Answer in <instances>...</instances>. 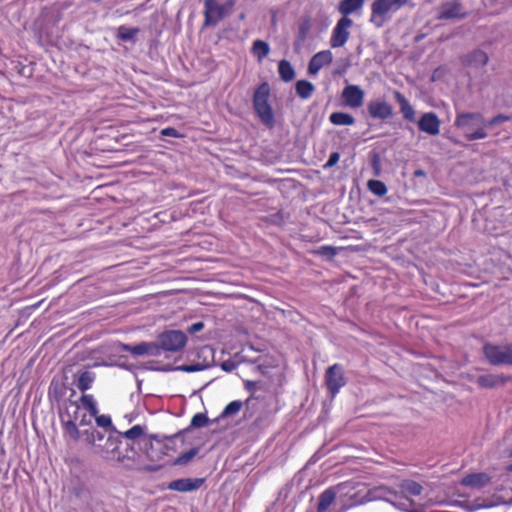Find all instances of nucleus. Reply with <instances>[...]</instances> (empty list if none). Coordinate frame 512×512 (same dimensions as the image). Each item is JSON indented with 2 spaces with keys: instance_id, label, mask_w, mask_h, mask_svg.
Returning <instances> with one entry per match:
<instances>
[{
  "instance_id": "nucleus-17",
  "label": "nucleus",
  "mask_w": 512,
  "mask_h": 512,
  "mask_svg": "<svg viewBox=\"0 0 512 512\" xmlns=\"http://www.w3.org/2000/svg\"><path fill=\"white\" fill-rule=\"evenodd\" d=\"M333 60V55L330 50H323L316 53L309 61L308 72L311 75H316L320 69L329 65Z\"/></svg>"
},
{
  "instance_id": "nucleus-42",
  "label": "nucleus",
  "mask_w": 512,
  "mask_h": 512,
  "mask_svg": "<svg viewBox=\"0 0 512 512\" xmlns=\"http://www.w3.org/2000/svg\"><path fill=\"white\" fill-rule=\"evenodd\" d=\"M237 367V364L235 361L233 360H225L221 363V368L226 371V372H232L233 370H235Z\"/></svg>"
},
{
  "instance_id": "nucleus-53",
  "label": "nucleus",
  "mask_w": 512,
  "mask_h": 512,
  "mask_svg": "<svg viewBox=\"0 0 512 512\" xmlns=\"http://www.w3.org/2000/svg\"><path fill=\"white\" fill-rule=\"evenodd\" d=\"M509 455L512 456V447L511 449L509 450Z\"/></svg>"
},
{
  "instance_id": "nucleus-36",
  "label": "nucleus",
  "mask_w": 512,
  "mask_h": 512,
  "mask_svg": "<svg viewBox=\"0 0 512 512\" xmlns=\"http://www.w3.org/2000/svg\"><path fill=\"white\" fill-rule=\"evenodd\" d=\"M93 418H95L97 426H99L101 428L111 429L112 433H114L116 431V429L112 425V419H111V417L109 415H104V414L103 415H98V414H96V416H93Z\"/></svg>"
},
{
  "instance_id": "nucleus-2",
  "label": "nucleus",
  "mask_w": 512,
  "mask_h": 512,
  "mask_svg": "<svg viewBox=\"0 0 512 512\" xmlns=\"http://www.w3.org/2000/svg\"><path fill=\"white\" fill-rule=\"evenodd\" d=\"M97 452L103 460L113 466H120L126 470L134 469V456L122 451L120 433H110L104 444L96 445Z\"/></svg>"
},
{
  "instance_id": "nucleus-6",
  "label": "nucleus",
  "mask_w": 512,
  "mask_h": 512,
  "mask_svg": "<svg viewBox=\"0 0 512 512\" xmlns=\"http://www.w3.org/2000/svg\"><path fill=\"white\" fill-rule=\"evenodd\" d=\"M408 2L409 0H374L371 4L370 22L377 28L382 27Z\"/></svg>"
},
{
  "instance_id": "nucleus-35",
  "label": "nucleus",
  "mask_w": 512,
  "mask_h": 512,
  "mask_svg": "<svg viewBox=\"0 0 512 512\" xmlns=\"http://www.w3.org/2000/svg\"><path fill=\"white\" fill-rule=\"evenodd\" d=\"M242 402L240 400H234L230 402L222 411L221 417H229L238 413L242 408Z\"/></svg>"
},
{
  "instance_id": "nucleus-25",
  "label": "nucleus",
  "mask_w": 512,
  "mask_h": 512,
  "mask_svg": "<svg viewBox=\"0 0 512 512\" xmlns=\"http://www.w3.org/2000/svg\"><path fill=\"white\" fill-rule=\"evenodd\" d=\"M329 121L337 126H350L355 123V118L345 112H334L330 114Z\"/></svg>"
},
{
  "instance_id": "nucleus-26",
  "label": "nucleus",
  "mask_w": 512,
  "mask_h": 512,
  "mask_svg": "<svg viewBox=\"0 0 512 512\" xmlns=\"http://www.w3.org/2000/svg\"><path fill=\"white\" fill-rule=\"evenodd\" d=\"M94 380L95 373L85 370L79 374L76 386L80 391L85 392L92 387Z\"/></svg>"
},
{
  "instance_id": "nucleus-1",
  "label": "nucleus",
  "mask_w": 512,
  "mask_h": 512,
  "mask_svg": "<svg viewBox=\"0 0 512 512\" xmlns=\"http://www.w3.org/2000/svg\"><path fill=\"white\" fill-rule=\"evenodd\" d=\"M423 486L411 479L402 480L393 488L379 490L378 498L390 503L395 508L404 512H425L422 508H413V497L420 496Z\"/></svg>"
},
{
  "instance_id": "nucleus-13",
  "label": "nucleus",
  "mask_w": 512,
  "mask_h": 512,
  "mask_svg": "<svg viewBox=\"0 0 512 512\" xmlns=\"http://www.w3.org/2000/svg\"><path fill=\"white\" fill-rule=\"evenodd\" d=\"M364 91L358 85H347L342 91L344 104L352 109L360 108L364 103Z\"/></svg>"
},
{
  "instance_id": "nucleus-19",
  "label": "nucleus",
  "mask_w": 512,
  "mask_h": 512,
  "mask_svg": "<svg viewBox=\"0 0 512 512\" xmlns=\"http://www.w3.org/2000/svg\"><path fill=\"white\" fill-rule=\"evenodd\" d=\"M394 96L400 106V112L402 113L403 118L409 122H415L416 113L408 99L399 91H396Z\"/></svg>"
},
{
  "instance_id": "nucleus-12",
  "label": "nucleus",
  "mask_w": 512,
  "mask_h": 512,
  "mask_svg": "<svg viewBox=\"0 0 512 512\" xmlns=\"http://www.w3.org/2000/svg\"><path fill=\"white\" fill-rule=\"evenodd\" d=\"M119 351L131 353L133 356H160V347L156 342H141L137 345L121 343Z\"/></svg>"
},
{
  "instance_id": "nucleus-49",
  "label": "nucleus",
  "mask_w": 512,
  "mask_h": 512,
  "mask_svg": "<svg viewBox=\"0 0 512 512\" xmlns=\"http://www.w3.org/2000/svg\"><path fill=\"white\" fill-rule=\"evenodd\" d=\"M321 250H322L323 252H329V254H331V255H335V250H334L332 247H329V246H323V247L321 248Z\"/></svg>"
},
{
  "instance_id": "nucleus-47",
  "label": "nucleus",
  "mask_w": 512,
  "mask_h": 512,
  "mask_svg": "<svg viewBox=\"0 0 512 512\" xmlns=\"http://www.w3.org/2000/svg\"><path fill=\"white\" fill-rule=\"evenodd\" d=\"M203 327H204V324H203L202 322H196V323H193V324L189 327L188 331H189L190 333H196V332L201 331V330L203 329Z\"/></svg>"
},
{
  "instance_id": "nucleus-21",
  "label": "nucleus",
  "mask_w": 512,
  "mask_h": 512,
  "mask_svg": "<svg viewBox=\"0 0 512 512\" xmlns=\"http://www.w3.org/2000/svg\"><path fill=\"white\" fill-rule=\"evenodd\" d=\"M464 62L471 67H483L488 62V55L484 51L476 49L465 56Z\"/></svg>"
},
{
  "instance_id": "nucleus-4",
  "label": "nucleus",
  "mask_w": 512,
  "mask_h": 512,
  "mask_svg": "<svg viewBox=\"0 0 512 512\" xmlns=\"http://www.w3.org/2000/svg\"><path fill=\"white\" fill-rule=\"evenodd\" d=\"M127 440L134 441L140 447L145 449L147 458L152 461L161 459L164 452L162 451V444L157 435H150L149 438L145 437V428L141 425H134L123 434H120Z\"/></svg>"
},
{
  "instance_id": "nucleus-29",
  "label": "nucleus",
  "mask_w": 512,
  "mask_h": 512,
  "mask_svg": "<svg viewBox=\"0 0 512 512\" xmlns=\"http://www.w3.org/2000/svg\"><path fill=\"white\" fill-rule=\"evenodd\" d=\"M278 73L284 82H290L295 77V70L287 60H281L278 64Z\"/></svg>"
},
{
  "instance_id": "nucleus-46",
  "label": "nucleus",
  "mask_w": 512,
  "mask_h": 512,
  "mask_svg": "<svg viewBox=\"0 0 512 512\" xmlns=\"http://www.w3.org/2000/svg\"><path fill=\"white\" fill-rule=\"evenodd\" d=\"M91 420H92V418H90V415L87 416L86 414L82 413L77 422L80 426H86L91 423Z\"/></svg>"
},
{
  "instance_id": "nucleus-9",
  "label": "nucleus",
  "mask_w": 512,
  "mask_h": 512,
  "mask_svg": "<svg viewBox=\"0 0 512 512\" xmlns=\"http://www.w3.org/2000/svg\"><path fill=\"white\" fill-rule=\"evenodd\" d=\"M160 354L162 351L179 352L187 342V336L180 330H169L160 334L158 338Z\"/></svg>"
},
{
  "instance_id": "nucleus-23",
  "label": "nucleus",
  "mask_w": 512,
  "mask_h": 512,
  "mask_svg": "<svg viewBox=\"0 0 512 512\" xmlns=\"http://www.w3.org/2000/svg\"><path fill=\"white\" fill-rule=\"evenodd\" d=\"M70 411L67 412V418L65 415H61V423L65 434H68L72 439L77 440L80 437V432L77 428V422L70 417Z\"/></svg>"
},
{
  "instance_id": "nucleus-37",
  "label": "nucleus",
  "mask_w": 512,
  "mask_h": 512,
  "mask_svg": "<svg viewBox=\"0 0 512 512\" xmlns=\"http://www.w3.org/2000/svg\"><path fill=\"white\" fill-rule=\"evenodd\" d=\"M209 423V418L204 413L195 414L192 419L190 426L193 428H202L205 427Z\"/></svg>"
},
{
  "instance_id": "nucleus-52",
  "label": "nucleus",
  "mask_w": 512,
  "mask_h": 512,
  "mask_svg": "<svg viewBox=\"0 0 512 512\" xmlns=\"http://www.w3.org/2000/svg\"><path fill=\"white\" fill-rule=\"evenodd\" d=\"M416 175H421L422 174V171H416L415 173Z\"/></svg>"
},
{
  "instance_id": "nucleus-10",
  "label": "nucleus",
  "mask_w": 512,
  "mask_h": 512,
  "mask_svg": "<svg viewBox=\"0 0 512 512\" xmlns=\"http://www.w3.org/2000/svg\"><path fill=\"white\" fill-rule=\"evenodd\" d=\"M353 21L349 17L340 18L332 30L330 37V46L332 48H339L346 44L349 39L350 31Z\"/></svg>"
},
{
  "instance_id": "nucleus-38",
  "label": "nucleus",
  "mask_w": 512,
  "mask_h": 512,
  "mask_svg": "<svg viewBox=\"0 0 512 512\" xmlns=\"http://www.w3.org/2000/svg\"><path fill=\"white\" fill-rule=\"evenodd\" d=\"M68 410L70 411L71 414L70 417L74 420V422H77L82 414L80 406L75 402H71L64 414L66 417Z\"/></svg>"
},
{
  "instance_id": "nucleus-28",
  "label": "nucleus",
  "mask_w": 512,
  "mask_h": 512,
  "mask_svg": "<svg viewBox=\"0 0 512 512\" xmlns=\"http://www.w3.org/2000/svg\"><path fill=\"white\" fill-rule=\"evenodd\" d=\"M295 89H296L297 95L300 98L306 100L312 96V94L315 90V87L311 82H309L307 80H299L295 84Z\"/></svg>"
},
{
  "instance_id": "nucleus-48",
  "label": "nucleus",
  "mask_w": 512,
  "mask_h": 512,
  "mask_svg": "<svg viewBox=\"0 0 512 512\" xmlns=\"http://www.w3.org/2000/svg\"><path fill=\"white\" fill-rule=\"evenodd\" d=\"M95 443L101 442L104 440V434L96 429H94Z\"/></svg>"
},
{
  "instance_id": "nucleus-8",
  "label": "nucleus",
  "mask_w": 512,
  "mask_h": 512,
  "mask_svg": "<svg viewBox=\"0 0 512 512\" xmlns=\"http://www.w3.org/2000/svg\"><path fill=\"white\" fill-rule=\"evenodd\" d=\"M483 351L491 364L512 366V342L506 345L486 344Z\"/></svg>"
},
{
  "instance_id": "nucleus-34",
  "label": "nucleus",
  "mask_w": 512,
  "mask_h": 512,
  "mask_svg": "<svg viewBox=\"0 0 512 512\" xmlns=\"http://www.w3.org/2000/svg\"><path fill=\"white\" fill-rule=\"evenodd\" d=\"M198 454L197 448H191L190 450L181 453L175 460L174 465H185L190 462Z\"/></svg>"
},
{
  "instance_id": "nucleus-40",
  "label": "nucleus",
  "mask_w": 512,
  "mask_h": 512,
  "mask_svg": "<svg viewBox=\"0 0 512 512\" xmlns=\"http://www.w3.org/2000/svg\"><path fill=\"white\" fill-rule=\"evenodd\" d=\"M509 119L508 116L506 115H503V114H499L495 117H493L491 120H489L487 123V126H495L497 124H500V123H503L505 121H507Z\"/></svg>"
},
{
  "instance_id": "nucleus-24",
  "label": "nucleus",
  "mask_w": 512,
  "mask_h": 512,
  "mask_svg": "<svg viewBox=\"0 0 512 512\" xmlns=\"http://www.w3.org/2000/svg\"><path fill=\"white\" fill-rule=\"evenodd\" d=\"M251 53L258 62H262L270 53V46L263 40H255L252 44Z\"/></svg>"
},
{
  "instance_id": "nucleus-30",
  "label": "nucleus",
  "mask_w": 512,
  "mask_h": 512,
  "mask_svg": "<svg viewBox=\"0 0 512 512\" xmlns=\"http://www.w3.org/2000/svg\"><path fill=\"white\" fill-rule=\"evenodd\" d=\"M367 188L372 194L378 197L384 196L388 191L384 182L374 179L367 182Z\"/></svg>"
},
{
  "instance_id": "nucleus-16",
  "label": "nucleus",
  "mask_w": 512,
  "mask_h": 512,
  "mask_svg": "<svg viewBox=\"0 0 512 512\" xmlns=\"http://www.w3.org/2000/svg\"><path fill=\"white\" fill-rule=\"evenodd\" d=\"M203 483V478H181L171 481L167 488L178 492H191L199 489Z\"/></svg>"
},
{
  "instance_id": "nucleus-22",
  "label": "nucleus",
  "mask_w": 512,
  "mask_h": 512,
  "mask_svg": "<svg viewBox=\"0 0 512 512\" xmlns=\"http://www.w3.org/2000/svg\"><path fill=\"white\" fill-rule=\"evenodd\" d=\"M364 2L365 0H342L339 3L338 11L343 17H348V15L361 10Z\"/></svg>"
},
{
  "instance_id": "nucleus-41",
  "label": "nucleus",
  "mask_w": 512,
  "mask_h": 512,
  "mask_svg": "<svg viewBox=\"0 0 512 512\" xmlns=\"http://www.w3.org/2000/svg\"><path fill=\"white\" fill-rule=\"evenodd\" d=\"M176 369L183 371V372L191 373V372L200 371L202 369V367L200 364H195V365H182V366L177 367Z\"/></svg>"
},
{
  "instance_id": "nucleus-44",
  "label": "nucleus",
  "mask_w": 512,
  "mask_h": 512,
  "mask_svg": "<svg viewBox=\"0 0 512 512\" xmlns=\"http://www.w3.org/2000/svg\"><path fill=\"white\" fill-rule=\"evenodd\" d=\"M83 436L85 438V441L89 444L95 445V436H94V428L90 430H85L83 432Z\"/></svg>"
},
{
  "instance_id": "nucleus-45",
  "label": "nucleus",
  "mask_w": 512,
  "mask_h": 512,
  "mask_svg": "<svg viewBox=\"0 0 512 512\" xmlns=\"http://www.w3.org/2000/svg\"><path fill=\"white\" fill-rule=\"evenodd\" d=\"M339 158H340L339 153H337V152L332 153L329 156V159H328V161H327L325 166H327V167L334 166L339 161Z\"/></svg>"
},
{
  "instance_id": "nucleus-11",
  "label": "nucleus",
  "mask_w": 512,
  "mask_h": 512,
  "mask_svg": "<svg viewBox=\"0 0 512 512\" xmlns=\"http://www.w3.org/2000/svg\"><path fill=\"white\" fill-rule=\"evenodd\" d=\"M327 389L332 397H335L340 389L346 384L342 367L338 364L330 366L325 374Z\"/></svg>"
},
{
  "instance_id": "nucleus-43",
  "label": "nucleus",
  "mask_w": 512,
  "mask_h": 512,
  "mask_svg": "<svg viewBox=\"0 0 512 512\" xmlns=\"http://www.w3.org/2000/svg\"><path fill=\"white\" fill-rule=\"evenodd\" d=\"M122 451L127 452L130 455L134 456V469H136L137 468L136 467V451H135L134 443H132V444L126 443L125 447H122Z\"/></svg>"
},
{
  "instance_id": "nucleus-39",
  "label": "nucleus",
  "mask_w": 512,
  "mask_h": 512,
  "mask_svg": "<svg viewBox=\"0 0 512 512\" xmlns=\"http://www.w3.org/2000/svg\"><path fill=\"white\" fill-rule=\"evenodd\" d=\"M161 135L162 136H166V137H175V138H179L181 137L182 135L178 132V130H176L175 128L173 127H166L164 129L161 130Z\"/></svg>"
},
{
  "instance_id": "nucleus-7",
  "label": "nucleus",
  "mask_w": 512,
  "mask_h": 512,
  "mask_svg": "<svg viewBox=\"0 0 512 512\" xmlns=\"http://www.w3.org/2000/svg\"><path fill=\"white\" fill-rule=\"evenodd\" d=\"M234 5L235 0H226L223 3L218 0H204V27L216 26L231 14Z\"/></svg>"
},
{
  "instance_id": "nucleus-18",
  "label": "nucleus",
  "mask_w": 512,
  "mask_h": 512,
  "mask_svg": "<svg viewBox=\"0 0 512 512\" xmlns=\"http://www.w3.org/2000/svg\"><path fill=\"white\" fill-rule=\"evenodd\" d=\"M466 13L462 11V5L459 0L446 2L439 8V19L464 18Z\"/></svg>"
},
{
  "instance_id": "nucleus-31",
  "label": "nucleus",
  "mask_w": 512,
  "mask_h": 512,
  "mask_svg": "<svg viewBox=\"0 0 512 512\" xmlns=\"http://www.w3.org/2000/svg\"><path fill=\"white\" fill-rule=\"evenodd\" d=\"M82 405L89 411L90 418L98 414L97 403L91 394H83L80 398Z\"/></svg>"
},
{
  "instance_id": "nucleus-32",
  "label": "nucleus",
  "mask_w": 512,
  "mask_h": 512,
  "mask_svg": "<svg viewBox=\"0 0 512 512\" xmlns=\"http://www.w3.org/2000/svg\"><path fill=\"white\" fill-rule=\"evenodd\" d=\"M499 383V378L491 374L480 375L477 378V384L483 388H493Z\"/></svg>"
},
{
  "instance_id": "nucleus-33",
  "label": "nucleus",
  "mask_w": 512,
  "mask_h": 512,
  "mask_svg": "<svg viewBox=\"0 0 512 512\" xmlns=\"http://www.w3.org/2000/svg\"><path fill=\"white\" fill-rule=\"evenodd\" d=\"M139 33L138 28H129L124 25L118 28L117 36L122 41H131Z\"/></svg>"
},
{
  "instance_id": "nucleus-3",
  "label": "nucleus",
  "mask_w": 512,
  "mask_h": 512,
  "mask_svg": "<svg viewBox=\"0 0 512 512\" xmlns=\"http://www.w3.org/2000/svg\"><path fill=\"white\" fill-rule=\"evenodd\" d=\"M454 125L460 129L468 141L480 140L487 137V123L481 113H457Z\"/></svg>"
},
{
  "instance_id": "nucleus-27",
  "label": "nucleus",
  "mask_w": 512,
  "mask_h": 512,
  "mask_svg": "<svg viewBox=\"0 0 512 512\" xmlns=\"http://www.w3.org/2000/svg\"><path fill=\"white\" fill-rule=\"evenodd\" d=\"M335 492L332 489H326L318 498L317 512H326L335 500Z\"/></svg>"
},
{
  "instance_id": "nucleus-51",
  "label": "nucleus",
  "mask_w": 512,
  "mask_h": 512,
  "mask_svg": "<svg viewBox=\"0 0 512 512\" xmlns=\"http://www.w3.org/2000/svg\"><path fill=\"white\" fill-rule=\"evenodd\" d=\"M507 471L512 472V464L507 466Z\"/></svg>"
},
{
  "instance_id": "nucleus-15",
  "label": "nucleus",
  "mask_w": 512,
  "mask_h": 512,
  "mask_svg": "<svg viewBox=\"0 0 512 512\" xmlns=\"http://www.w3.org/2000/svg\"><path fill=\"white\" fill-rule=\"evenodd\" d=\"M367 110L373 119L386 120L393 115L392 106L384 100L370 101Z\"/></svg>"
},
{
  "instance_id": "nucleus-5",
  "label": "nucleus",
  "mask_w": 512,
  "mask_h": 512,
  "mask_svg": "<svg viewBox=\"0 0 512 512\" xmlns=\"http://www.w3.org/2000/svg\"><path fill=\"white\" fill-rule=\"evenodd\" d=\"M270 93V85L267 82L261 83L254 91L252 103L260 121L266 127L273 128L275 125V117L273 108L269 103Z\"/></svg>"
},
{
  "instance_id": "nucleus-20",
  "label": "nucleus",
  "mask_w": 512,
  "mask_h": 512,
  "mask_svg": "<svg viewBox=\"0 0 512 512\" xmlns=\"http://www.w3.org/2000/svg\"><path fill=\"white\" fill-rule=\"evenodd\" d=\"M490 481V477L486 473H473L465 476L461 480L463 486L472 488H481L487 485Z\"/></svg>"
},
{
  "instance_id": "nucleus-14",
  "label": "nucleus",
  "mask_w": 512,
  "mask_h": 512,
  "mask_svg": "<svg viewBox=\"0 0 512 512\" xmlns=\"http://www.w3.org/2000/svg\"><path fill=\"white\" fill-rule=\"evenodd\" d=\"M440 125V119L434 112H425L420 116L418 120L419 130L431 136H436L439 134Z\"/></svg>"
},
{
  "instance_id": "nucleus-50",
  "label": "nucleus",
  "mask_w": 512,
  "mask_h": 512,
  "mask_svg": "<svg viewBox=\"0 0 512 512\" xmlns=\"http://www.w3.org/2000/svg\"><path fill=\"white\" fill-rule=\"evenodd\" d=\"M158 468H159L158 466L149 465V466L145 467V470H147V471H156V470H158Z\"/></svg>"
}]
</instances>
